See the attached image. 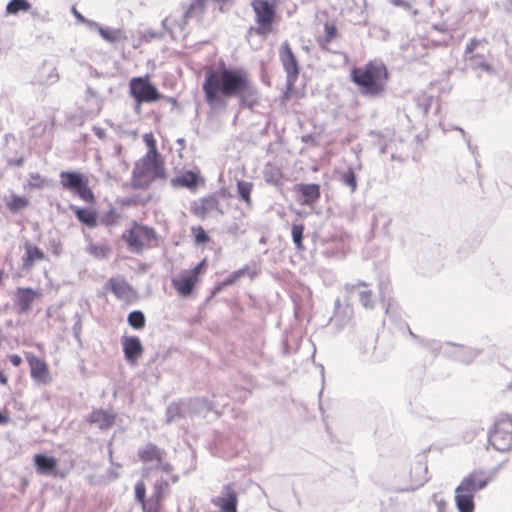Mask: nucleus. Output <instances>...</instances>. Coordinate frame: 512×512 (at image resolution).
<instances>
[{"mask_svg":"<svg viewBox=\"0 0 512 512\" xmlns=\"http://www.w3.org/2000/svg\"><path fill=\"white\" fill-rule=\"evenodd\" d=\"M279 58L283 68L287 74L286 85L288 89L294 87L299 75L298 61L291 50L289 43L286 41L281 44L279 49Z\"/></svg>","mask_w":512,"mask_h":512,"instance_id":"obj_10","label":"nucleus"},{"mask_svg":"<svg viewBox=\"0 0 512 512\" xmlns=\"http://www.w3.org/2000/svg\"><path fill=\"white\" fill-rule=\"evenodd\" d=\"M73 12H74V15L76 16V18L84 21V17L79 12H77L75 8H73Z\"/></svg>","mask_w":512,"mask_h":512,"instance_id":"obj_54","label":"nucleus"},{"mask_svg":"<svg viewBox=\"0 0 512 512\" xmlns=\"http://www.w3.org/2000/svg\"><path fill=\"white\" fill-rule=\"evenodd\" d=\"M168 489L169 484L166 480L161 479L156 481L153 488V497L158 503H160L165 498Z\"/></svg>","mask_w":512,"mask_h":512,"instance_id":"obj_34","label":"nucleus"},{"mask_svg":"<svg viewBox=\"0 0 512 512\" xmlns=\"http://www.w3.org/2000/svg\"><path fill=\"white\" fill-rule=\"evenodd\" d=\"M172 102H173V103H175V102H176V100H175L174 98H170V99H169V103H172Z\"/></svg>","mask_w":512,"mask_h":512,"instance_id":"obj_58","label":"nucleus"},{"mask_svg":"<svg viewBox=\"0 0 512 512\" xmlns=\"http://www.w3.org/2000/svg\"><path fill=\"white\" fill-rule=\"evenodd\" d=\"M196 281L195 274H187L179 278L172 279V286L179 294L187 296L192 293Z\"/></svg>","mask_w":512,"mask_h":512,"instance_id":"obj_20","label":"nucleus"},{"mask_svg":"<svg viewBox=\"0 0 512 512\" xmlns=\"http://www.w3.org/2000/svg\"><path fill=\"white\" fill-rule=\"evenodd\" d=\"M509 2L510 5H512V0H507Z\"/></svg>","mask_w":512,"mask_h":512,"instance_id":"obj_61","label":"nucleus"},{"mask_svg":"<svg viewBox=\"0 0 512 512\" xmlns=\"http://www.w3.org/2000/svg\"><path fill=\"white\" fill-rule=\"evenodd\" d=\"M39 291L33 290L32 288H17L15 292V304L18 308L19 313H27L30 311L32 303L36 298L40 297Z\"/></svg>","mask_w":512,"mask_h":512,"instance_id":"obj_15","label":"nucleus"},{"mask_svg":"<svg viewBox=\"0 0 512 512\" xmlns=\"http://www.w3.org/2000/svg\"><path fill=\"white\" fill-rule=\"evenodd\" d=\"M76 322L73 325V333L76 339H79L81 330H82V323H81V317L79 313L75 314Z\"/></svg>","mask_w":512,"mask_h":512,"instance_id":"obj_43","label":"nucleus"},{"mask_svg":"<svg viewBox=\"0 0 512 512\" xmlns=\"http://www.w3.org/2000/svg\"><path fill=\"white\" fill-rule=\"evenodd\" d=\"M23 163H24V159L19 158V159L15 160L14 165L21 166V165H23Z\"/></svg>","mask_w":512,"mask_h":512,"instance_id":"obj_55","label":"nucleus"},{"mask_svg":"<svg viewBox=\"0 0 512 512\" xmlns=\"http://www.w3.org/2000/svg\"><path fill=\"white\" fill-rule=\"evenodd\" d=\"M264 180L274 186L283 185V173L281 169L272 164H266L263 169Z\"/></svg>","mask_w":512,"mask_h":512,"instance_id":"obj_25","label":"nucleus"},{"mask_svg":"<svg viewBox=\"0 0 512 512\" xmlns=\"http://www.w3.org/2000/svg\"><path fill=\"white\" fill-rule=\"evenodd\" d=\"M177 481H178V476H177V475H174V476L172 477V482H173V483H175V482H177Z\"/></svg>","mask_w":512,"mask_h":512,"instance_id":"obj_56","label":"nucleus"},{"mask_svg":"<svg viewBox=\"0 0 512 512\" xmlns=\"http://www.w3.org/2000/svg\"><path fill=\"white\" fill-rule=\"evenodd\" d=\"M108 286L114 295L121 300L129 298L132 287L123 279L111 278L108 281Z\"/></svg>","mask_w":512,"mask_h":512,"instance_id":"obj_23","label":"nucleus"},{"mask_svg":"<svg viewBox=\"0 0 512 512\" xmlns=\"http://www.w3.org/2000/svg\"><path fill=\"white\" fill-rule=\"evenodd\" d=\"M44 178L37 172H31L29 174V187L30 188H42L44 185Z\"/></svg>","mask_w":512,"mask_h":512,"instance_id":"obj_38","label":"nucleus"},{"mask_svg":"<svg viewBox=\"0 0 512 512\" xmlns=\"http://www.w3.org/2000/svg\"><path fill=\"white\" fill-rule=\"evenodd\" d=\"M488 444L499 452L512 450V417L497 419L488 432Z\"/></svg>","mask_w":512,"mask_h":512,"instance_id":"obj_6","label":"nucleus"},{"mask_svg":"<svg viewBox=\"0 0 512 512\" xmlns=\"http://www.w3.org/2000/svg\"><path fill=\"white\" fill-rule=\"evenodd\" d=\"M200 403H204V401L201 399H194L190 400L188 403L179 402L169 404L166 409V422L171 423L176 418L184 417L188 407L198 406Z\"/></svg>","mask_w":512,"mask_h":512,"instance_id":"obj_17","label":"nucleus"},{"mask_svg":"<svg viewBox=\"0 0 512 512\" xmlns=\"http://www.w3.org/2000/svg\"><path fill=\"white\" fill-rule=\"evenodd\" d=\"M342 179L346 185L352 187V168L351 167H348V169L343 174Z\"/></svg>","mask_w":512,"mask_h":512,"instance_id":"obj_45","label":"nucleus"},{"mask_svg":"<svg viewBox=\"0 0 512 512\" xmlns=\"http://www.w3.org/2000/svg\"><path fill=\"white\" fill-rule=\"evenodd\" d=\"M121 345L127 363L131 366L137 365L139 358L144 353V347L139 337L124 335L121 337Z\"/></svg>","mask_w":512,"mask_h":512,"instance_id":"obj_12","label":"nucleus"},{"mask_svg":"<svg viewBox=\"0 0 512 512\" xmlns=\"http://www.w3.org/2000/svg\"><path fill=\"white\" fill-rule=\"evenodd\" d=\"M253 188V184L248 181L239 180L237 181V191L239 194V197L247 204L251 205V191Z\"/></svg>","mask_w":512,"mask_h":512,"instance_id":"obj_32","label":"nucleus"},{"mask_svg":"<svg viewBox=\"0 0 512 512\" xmlns=\"http://www.w3.org/2000/svg\"><path fill=\"white\" fill-rule=\"evenodd\" d=\"M195 239L197 243H206L209 240V236L202 228H199L198 233L195 235Z\"/></svg>","mask_w":512,"mask_h":512,"instance_id":"obj_44","label":"nucleus"},{"mask_svg":"<svg viewBox=\"0 0 512 512\" xmlns=\"http://www.w3.org/2000/svg\"><path fill=\"white\" fill-rule=\"evenodd\" d=\"M88 252L97 258H105L109 253V248L106 245L90 244Z\"/></svg>","mask_w":512,"mask_h":512,"instance_id":"obj_37","label":"nucleus"},{"mask_svg":"<svg viewBox=\"0 0 512 512\" xmlns=\"http://www.w3.org/2000/svg\"><path fill=\"white\" fill-rule=\"evenodd\" d=\"M172 102H173V103H175V102H176V100H175L174 98H170V99H169V103H172Z\"/></svg>","mask_w":512,"mask_h":512,"instance_id":"obj_59","label":"nucleus"},{"mask_svg":"<svg viewBox=\"0 0 512 512\" xmlns=\"http://www.w3.org/2000/svg\"><path fill=\"white\" fill-rule=\"evenodd\" d=\"M391 2L395 6H401L403 8H409L410 7L409 2H407L405 0H391Z\"/></svg>","mask_w":512,"mask_h":512,"instance_id":"obj_48","label":"nucleus"},{"mask_svg":"<svg viewBox=\"0 0 512 512\" xmlns=\"http://www.w3.org/2000/svg\"><path fill=\"white\" fill-rule=\"evenodd\" d=\"M253 10L259 27L256 32L259 35H266L271 31V24L275 17V8L267 0H254Z\"/></svg>","mask_w":512,"mask_h":512,"instance_id":"obj_9","label":"nucleus"},{"mask_svg":"<svg viewBox=\"0 0 512 512\" xmlns=\"http://www.w3.org/2000/svg\"><path fill=\"white\" fill-rule=\"evenodd\" d=\"M245 275H249L251 278H253L255 272H250L249 267L244 266L243 268L233 271L228 277H226L222 281V285H225L226 287L233 285L235 282H237L240 278H242Z\"/></svg>","mask_w":512,"mask_h":512,"instance_id":"obj_30","label":"nucleus"},{"mask_svg":"<svg viewBox=\"0 0 512 512\" xmlns=\"http://www.w3.org/2000/svg\"><path fill=\"white\" fill-rule=\"evenodd\" d=\"M219 201L215 196L202 198L191 204V213L199 218H205L209 213L218 210Z\"/></svg>","mask_w":512,"mask_h":512,"instance_id":"obj_16","label":"nucleus"},{"mask_svg":"<svg viewBox=\"0 0 512 512\" xmlns=\"http://www.w3.org/2000/svg\"><path fill=\"white\" fill-rule=\"evenodd\" d=\"M146 488L142 481H139L135 485V498L143 506L145 505Z\"/></svg>","mask_w":512,"mask_h":512,"instance_id":"obj_39","label":"nucleus"},{"mask_svg":"<svg viewBox=\"0 0 512 512\" xmlns=\"http://www.w3.org/2000/svg\"><path fill=\"white\" fill-rule=\"evenodd\" d=\"M34 463L37 471L43 475L53 474L57 467V461L53 457H48L44 454H37L34 457Z\"/></svg>","mask_w":512,"mask_h":512,"instance_id":"obj_21","label":"nucleus"},{"mask_svg":"<svg viewBox=\"0 0 512 512\" xmlns=\"http://www.w3.org/2000/svg\"><path fill=\"white\" fill-rule=\"evenodd\" d=\"M177 142L182 145L184 143V139H178Z\"/></svg>","mask_w":512,"mask_h":512,"instance_id":"obj_57","label":"nucleus"},{"mask_svg":"<svg viewBox=\"0 0 512 512\" xmlns=\"http://www.w3.org/2000/svg\"><path fill=\"white\" fill-rule=\"evenodd\" d=\"M91 25H93L101 37L109 42V43H116L121 40H126V35L121 29H113V28H104L98 23L92 22Z\"/></svg>","mask_w":512,"mask_h":512,"instance_id":"obj_24","label":"nucleus"},{"mask_svg":"<svg viewBox=\"0 0 512 512\" xmlns=\"http://www.w3.org/2000/svg\"><path fill=\"white\" fill-rule=\"evenodd\" d=\"M8 382V378L6 375H4L1 371H0V383L2 385H6Z\"/></svg>","mask_w":512,"mask_h":512,"instance_id":"obj_53","label":"nucleus"},{"mask_svg":"<svg viewBox=\"0 0 512 512\" xmlns=\"http://www.w3.org/2000/svg\"><path fill=\"white\" fill-rule=\"evenodd\" d=\"M159 467L161 468V470L165 473H170L172 471V466L171 464L167 463V462H160L158 463Z\"/></svg>","mask_w":512,"mask_h":512,"instance_id":"obj_47","label":"nucleus"},{"mask_svg":"<svg viewBox=\"0 0 512 512\" xmlns=\"http://www.w3.org/2000/svg\"><path fill=\"white\" fill-rule=\"evenodd\" d=\"M174 186L193 189L197 186L198 175L192 171H186L172 180Z\"/></svg>","mask_w":512,"mask_h":512,"instance_id":"obj_27","label":"nucleus"},{"mask_svg":"<svg viewBox=\"0 0 512 512\" xmlns=\"http://www.w3.org/2000/svg\"><path fill=\"white\" fill-rule=\"evenodd\" d=\"M489 477L483 471H472L455 489V505L458 512H474L475 494L485 488Z\"/></svg>","mask_w":512,"mask_h":512,"instance_id":"obj_3","label":"nucleus"},{"mask_svg":"<svg viewBox=\"0 0 512 512\" xmlns=\"http://www.w3.org/2000/svg\"><path fill=\"white\" fill-rule=\"evenodd\" d=\"M359 299L364 307H371L373 302V294L371 291H361L359 293Z\"/></svg>","mask_w":512,"mask_h":512,"instance_id":"obj_40","label":"nucleus"},{"mask_svg":"<svg viewBox=\"0 0 512 512\" xmlns=\"http://www.w3.org/2000/svg\"><path fill=\"white\" fill-rule=\"evenodd\" d=\"M485 40L473 38L467 44L464 52L465 59L472 63L475 68L485 72H492V66L487 61L486 55L483 53L475 52L476 49L485 43Z\"/></svg>","mask_w":512,"mask_h":512,"instance_id":"obj_11","label":"nucleus"},{"mask_svg":"<svg viewBox=\"0 0 512 512\" xmlns=\"http://www.w3.org/2000/svg\"><path fill=\"white\" fill-rule=\"evenodd\" d=\"M127 322L132 328H134L136 330H140V329L144 328V326H145V322H146L145 315L140 310H134L129 313V315L127 317Z\"/></svg>","mask_w":512,"mask_h":512,"instance_id":"obj_31","label":"nucleus"},{"mask_svg":"<svg viewBox=\"0 0 512 512\" xmlns=\"http://www.w3.org/2000/svg\"><path fill=\"white\" fill-rule=\"evenodd\" d=\"M9 418L2 412H0V425L6 424Z\"/></svg>","mask_w":512,"mask_h":512,"instance_id":"obj_52","label":"nucleus"},{"mask_svg":"<svg viewBox=\"0 0 512 512\" xmlns=\"http://www.w3.org/2000/svg\"><path fill=\"white\" fill-rule=\"evenodd\" d=\"M165 455L166 453L163 449L151 442H148L138 450V457L144 463L152 461L160 463Z\"/></svg>","mask_w":512,"mask_h":512,"instance_id":"obj_18","label":"nucleus"},{"mask_svg":"<svg viewBox=\"0 0 512 512\" xmlns=\"http://www.w3.org/2000/svg\"><path fill=\"white\" fill-rule=\"evenodd\" d=\"M297 191L304 197L302 204L310 205L320 197V186L318 184H299Z\"/></svg>","mask_w":512,"mask_h":512,"instance_id":"obj_22","label":"nucleus"},{"mask_svg":"<svg viewBox=\"0 0 512 512\" xmlns=\"http://www.w3.org/2000/svg\"><path fill=\"white\" fill-rule=\"evenodd\" d=\"M203 92L211 107L226 105V100L238 98L242 107L254 108L259 103V91L243 68H231L221 61L216 69L205 73Z\"/></svg>","mask_w":512,"mask_h":512,"instance_id":"obj_1","label":"nucleus"},{"mask_svg":"<svg viewBox=\"0 0 512 512\" xmlns=\"http://www.w3.org/2000/svg\"><path fill=\"white\" fill-rule=\"evenodd\" d=\"M60 184L86 202H93L94 195L88 186L87 178L76 171H62L59 174Z\"/></svg>","mask_w":512,"mask_h":512,"instance_id":"obj_7","label":"nucleus"},{"mask_svg":"<svg viewBox=\"0 0 512 512\" xmlns=\"http://www.w3.org/2000/svg\"><path fill=\"white\" fill-rule=\"evenodd\" d=\"M27 362L30 368L31 378L38 384H48L51 381L48 365L46 362L35 356L27 355Z\"/></svg>","mask_w":512,"mask_h":512,"instance_id":"obj_14","label":"nucleus"},{"mask_svg":"<svg viewBox=\"0 0 512 512\" xmlns=\"http://www.w3.org/2000/svg\"><path fill=\"white\" fill-rule=\"evenodd\" d=\"M95 135L99 138H102L105 135V132L102 128H94Z\"/></svg>","mask_w":512,"mask_h":512,"instance_id":"obj_51","label":"nucleus"},{"mask_svg":"<svg viewBox=\"0 0 512 512\" xmlns=\"http://www.w3.org/2000/svg\"><path fill=\"white\" fill-rule=\"evenodd\" d=\"M156 234L153 228L134 224V226L123 234V239L132 251L139 252L143 249L145 242L155 239Z\"/></svg>","mask_w":512,"mask_h":512,"instance_id":"obj_8","label":"nucleus"},{"mask_svg":"<svg viewBox=\"0 0 512 512\" xmlns=\"http://www.w3.org/2000/svg\"><path fill=\"white\" fill-rule=\"evenodd\" d=\"M9 361L14 366H19L22 363V358L17 354H12L9 356Z\"/></svg>","mask_w":512,"mask_h":512,"instance_id":"obj_46","label":"nucleus"},{"mask_svg":"<svg viewBox=\"0 0 512 512\" xmlns=\"http://www.w3.org/2000/svg\"><path fill=\"white\" fill-rule=\"evenodd\" d=\"M7 206L11 212H17L28 206V200L23 196L13 194Z\"/></svg>","mask_w":512,"mask_h":512,"instance_id":"obj_36","label":"nucleus"},{"mask_svg":"<svg viewBox=\"0 0 512 512\" xmlns=\"http://www.w3.org/2000/svg\"><path fill=\"white\" fill-rule=\"evenodd\" d=\"M224 287H226L225 285H222V281L219 282L213 289L212 291V294L215 295L217 293H219Z\"/></svg>","mask_w":512,"mask_h":512,"instance_id":"obj_50","label":"nucleus"},{"mask_svg":"<svg viewBox=\"0 0 512 512\" xmlns=\"http://www.w3.org/2000/svg\"><path fill=\"white\" fill-rule=\"evenodd\" d=\"M423 469H424L425 472H427V466L426 465H424Z\"/></svg>","mask_w":512,"mask_h":512,"instance_id":"obj_60","label":"nucleus"},{"mask_svg":"<svg viewBox=\"0 0 512 512\" xmlns=\"http://www.w3.org/2000/svg\"><path fill=\"white\" fill-rule=\"evenodd\" d=\"M207 1L208 0H191L184 12L185 21L189 19H200L205 12Z\"/></svg>","mask_w":512,"mask_h":512,"instance_id":"obj_26","label":"nucleus"},{"mask_svg":"<svg viewBox=\"0 0 512 512\" xmlns=\"http://www.w3.org/2000/svg\"><path fill=\"white\" fill-rule=\"evenodd\" d=\"M144 141L148 147V151H153L154 156H160L157 148H156V142L152 134H145L144 135Z\"/></svg>","mask_w":512,"mask_h":512,"instance_id":"obj_41","label":"nucleus"},{"mask_svg":"<svg viewBox=\"0 0 512 512\" xmlns=\"http://www.w3.org/2000/svg\"><path fill=\"white\" fill-rule=\"evenodd\" d=\"M292 240L298 250H303V232L304 225L302 223L294 224L292 226Z\"/></svg>","mask_w":512,"mask_h":512,"instance_id":"obj_35","label":"nucleus"},{"mask_svg":"<svg viewBox=\"0 0 512 512\" xmlns=\"http://www.w3.org/2000/svg\"><path fill=\"white\" fill-rule=\"evenodd\" d=\"M165 170L159 156L147 151L145 156L135 163L132 172V185L136 188H147L155 179L163 178Z\"/></svg>","mask_w":512,"mask_h":512,"instance_id":"obj_4","label":"nucleus"},{"mask_svg":"<svg viewBox=\"0 0 512 512\" xmlns=\"http://www.w3.org/2000/svg\"><path fill=\"white\" fill-rule=\"evenodd\" d=\"M116 416L111 411L94 410L89 416L91 423L97 424L102 430L110 428L115 423Z\"/></svg>","mask_w":512,"mask_h":512,"instance_id":"obj_19","label":"nucleus"},{"mask_svg":"<svg viewBox=\"0 0 512 512\" xmlns=\"http://www.w3.org/2000/svg\"><path fill=\"white\" fill-rule=\"evenodd\" d=\"M45 258L43 251L37 246L28 245L26 247V254L22 258L23 267L29 268L35 261H40Z\"/></svg>","mask_w":512,"mask_h":512,"instance_id":"obj_28","label":"nucleus"},{"mask_svg":"<svg viewBox=\"0 0 512 512\" xmlns=\"http://www.w3.org/2000/svg\"><path fill=\"white\" fill-rule=\"evenodd\" d=\"M336 35V28L333 25H325L324 42L329 43Z\"/></svg>","mask_w":512,"mask_h":512,"instance_id":"obj_42","label":"nucleus"},{"mask_svg":"<svg viewBox=\"0 0 512 512\" xmlns=\"http://www.w3.org/2000/svg\"><path fill=\"white\" fill-rule=\"evenodd\" d=\"M211 503L219 508L220 512L234 511L237 509L238 497L233 484L225 485L220 495L213 497Z\"/></svg>","mask_w":512,"mask_h":512,"instance_id":"obj_13","label":"nucleus"},{"mask_svg":"<svg viewBox=\"0 0 512 512\" xmlns=\"http://www.w3.org/2000/svg\"><path fill=\"white\" fill-rule=\"evenodd\" d=\"M388 79V70L381 62L371 61L363 67L354 68V83L363 95L372 98L385 92Z\"/></svg>","mask_w":512,"mask_h":512,"instance_id":"obj_2","label":"nucleus"},{"mask_svg":"<svg viewBox=\"0 0 512 512\" xmlns=\"http://www.w3.org/2000/svg\"><path fill=\"white\" fill-rule=\"evenodd\" d=\"M205 264V261H201L199 264H197L193 271L190 273V274H195V279L197 280V275L199 274L200 270L202 269V267L204 266Z\"/></svg>","mask_w":512,"mask_h":512,"instance_id":"obj_49","label":"nucleus"},{"mask_svg":"<svg viewBox=\"0 0 512 512\" xmlns=\"http://www.w3.org/2000/svg\"><path fill=\"white\" fill-rule=\"evenodd\" d=\"M77 219L88 227H95L97 225V215L94 211L87 208L77 207L75 210Z\"/></svg>","mask_w":512,"mask_h":512,"instance_id":"obj_29","label":"nucleus"},{"mask_svg":"<svg viewBox=\"0 0 512 512\" xmlns=\"http://www.w3.org/2000/svg\"><path fill=\"white\" fill-rule=\"evenodd\" d=\"M31 4L26 0H11L7 6L6 11L8 14H16L20 11H28Z\"/></svg>","mask_w":512,"mask_h":512,"instance_id":"obj_33","label":"nucleus"},{"mask_svg":"<svg viewBox=\"0 0 512 512\" xmlns=\"http://www.w3.org/2000/svg\"><path fill=\"white\" fill-rule=\"evenodd\" d=\"M129 93L135 101L134 110L140 113L143 103H153L163 98L148 75L133 77L129 81Z\"/></svg>","mask_w":512,"mask_h":512,"instance_id":"obj_5","label":"nucleus"}]
</instances>
